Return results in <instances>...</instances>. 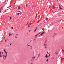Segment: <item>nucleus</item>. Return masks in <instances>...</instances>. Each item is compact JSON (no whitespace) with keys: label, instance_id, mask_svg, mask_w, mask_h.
Instances as JSON below:
<instances>
[{"label":"nucleus","instance_id":"1","mask_svg":"<svg viewBox=\"0 0 64 64\" xmlns=\"http://www.w3.org/2000/svg\"><path fill=\"white\" fill-rule=\"evenodd\" d=\"M6 56H4V57L5 58H7V52H6Z\"/></svg>","mask_w":64,"mask_h":64},{"label":"nucleus","instance_id":"2","mask_svg":"<svg viewBox=\"0 0 64 64\" xmlns=\"http://www.w3.org/2000/svg\"><path fill=\"white\" fill-rule=\"evenodd\" d=\"M44 32H42V34H40V35L41 36H42V35H43V34H44Z\"/></svg>","mask_w":64,"mask_h":64},{"label":"nucleus","instance_id":"3","mask_svg":"<svg viewBox=\"0 0 64 64\" xmlns=\"http://www.w3.org/2000/svg\"><path fill=\"white\" fill-rule=\"evenodd\" d=\"M10 7H11V8H10V9H11V8H12V7L10 6L9 7H7V8H10Z\"/></svg>","mask_w":64,"mask_h":64},{"label":"nucleus","instance_id":"4","mask_svg":"<svg viewBox=\"0 0 64 64\" xmlns=\"http://www.w3.org/2000/svg\"><path fill=\"white\" fill-rule=\"evenodd\" d=\"M47 56V54H46V56H45V57H46V58H48V56Z\"/></svg>","mask_w":64,"mask_h":64},{"label":"nucleus","instance_id":"5","mask_svg":"<svg viewBox=\"0 0 64 64\" xmlns=\"http://www.w3.org/2000/svg\"><path fill=\"white\" fill-rule=\"evenodd\" d=\"M18 10H19V9H20V6H18Z\"/></svg>","mask_w":64,"mask_h":64},{"label":"nucleus","instance_id":"6","mask_svg":"<svg viewBox=\"0 0 64 64\" xmlns=\"http://www.w3.org/2000/svg\"><path fill=\"white\" fill-rule=\"evenodd\" d=\"M30 25H31V24L30 23V24H28V26H30Z\"/></svg>","mask_w":64,"mask_h":64},{"label":"nucleus","instance_id":"7","mask_svg":"<svg viewBox=\"0 0 64 64\" xmlns=\"http://www.w3.org/2000/svg\"><path fill=\"white\" fill-rule=\"evenodd\" d=\"M2 10V9L1 8L0 10V14L1 13V11Z\"/></svg>","mask_w":64,"mask_h":64},{"label":"nucleus","instance_id":"8","mask_svg":"<svg viewBox=\"0 0 64 64\" xmlns=\"http://www.w3.org/2000/svg\"><path fill=\"white\" fill-rule=\"evenodd\" d=\"M35 58H36L34 56V57H33L32 58H33V59H34H34H35Z\"/></svg>","mask_w":64,"mask_h":64},{"label":"nucleus","instance_id":"9","mask_svg":"<svg viewBox=\"0 0 64 64\" xmlns=\"http://www.w3.org/2000/svg\"><path fill=\"white\" fill-rule=\"evenodd\" d=\"M34 60V59L32 58V59L31 60V61H33V60Z\"/></svg>","mask_w":64,"mask_h":64},{"label":"nucleus","instance_id":"10","mask_svg":"<svg viewBox=\"0 0 64 64\" xmlns=\"http://www.w3.org/2000/svg\"><path fill=\"white\" fill-rule=\"evenodd\" d=\"M46 60H46V62H48V59H47Z\"/></svg>","mask_w":64,"mask_h":64},{"label":"nucleus","instance_id":"11","mask_svg":"<svg viewBox=\"0 0 64 64\" xmlns=\"http://www.w3.org/2000/svg\"><path fill=\"white\" fill-rule=\"evenodd\" d=\"M50 56V54H49V56H47L48 58V57H49Z\"/></svg>","mask_w":64,"mask_h":64},{"label":"nucleus","instance_id":"12","mask_svg":"<svg viewBox=\"0 0 64 64\" xmlns=\"http://www.w3.org/2000/svg\"><path fill=\"white\" fill-rule=\"evenodd\" d=\"M55 53H56V55H57V54H58V53L55 52Z\"/></svg>","mask_w":64,"mask_h":64},{"label":"nucleus","instance_id":"13","mask_svg":"<svg viewBox=\"0 0 64 64\" xmlns=\"http://www.w3.org/2000/svg\"><path fill=\"white\" fill-rule=\"evenodd\" d=\"M42 30H43L44 31V28H42Z\"/></svg>","mask_w":64,"mask_h":64},{"label":"nucleus","instance_id":"14","mask_svg":"<svg viewBox=\"0 0 64 64\" xmlns=\"http://www.w3.org/2000/svg\"><path fill=\"white\" fill-rule=\"evenodd\" d=\"M53 8H54V9H55V7L54 6H53Z\"/></svg>","mask_w":64,"mask_h":64},{"label":"nucleus","instance_id":"15","mask_svg":"<svg viewBox=\"0 0 64 64\" xmlns=\"http://www.w3.org/2000/svg\"><path fill=\"white\" fill-rule=\"evenodd\" d=\"M40 54H39L38 55V57H39V56H40Z\"/></svg>","mask_w":64,"mask_h":64},{"label":"nucleus","instance_id":"16","mask_svg":"<svg viewBox=\"0 0 64 64\" xmlns=\"http://www.w3.org/2000/svg\"><path fill=\"white\" fill-rule=\"evenodd\" d=\"M9 9H8V10H5V11H4V12H7V11H6V10H9Z\"/></svg>","mask_w":64,"mask_h":64},{"label":"nucleus","instance_id":"17","mask_svg":"<svg viewBox=\"0 0 64 64\" xmlns=\"http://www.w3.org/2000/svg\"><path fill=\"white\" fill-rule=\"evenodd\" d=\"M61 60H63V58H61Z\"/></svg>","mask_w":64,"mask_h":64},{"label":"nucleus","instance_id":"18","mask_svg":"<svg viewBox=\"0 0 64 64\" xmlns=\"http://www.w3.org/2000/svg\"><path fill=\"white\" fill-rule=\"evenodd\" d=\"M2 54H1V52H0V56H1Z\"/></svg>","mask_w":64,"mask_h":64},{"label":"nucleus","instance_id":"19","mask_svg":"<svg viewBox=\"0 0 64 64\" xmlns=\"http://www.w3.org/2000/svg\"><path fill=\"white\" fill-rule=\"evenodd\" d=\"M17 14L18 15H20V12H19Z\"/></svg>","mask_w":64,"mask_h":64},{"label":"nucleus","instance_id":"20","mask_svg":"<svg viewBox=\"0 0 64 64\" xmlns=\"http://www.w3.org/2000/svg\"><path fill=\"white\" fill-rule=\"evenodd\" d=\"M39 22H40V20H38L37 22V23H38Z\"/></svg>","mask_w":64,"mask_h":64},{"label":"nucleus","instance_id":"21","mask_svg":"<svg viewBox=\"0 0 64 64\" xmlns=\"http://www.w3.org/2000/svg\"><path fill=\"white\" fill-rule=\"evenodd\" d=\"M37 14H36V17H37Z\"/></svg>","mask_w":64,"mask_h":64},{"label":"nucleus","instance_id":"22","mask_svg":"<svg viewBox=\"0 0 64 64\" xmlns=\"http://www.w3.org/2000/svg\"><path fill=\"white\" fill-rule=\"evenodd\" d=\"M5 50H6V49H4V52H5Z\"/></svg>","mask_w":64,"mask_h":64},{"label":"nucleus","instance_id":"23","mask_svg":"<svg viewBox=\"0 0 64 64\" xmlns=\"http://www.w3.org/2000/svg\"><path fill=\"white\" fill-rule=\"evenodd\" d=\"M60 9H62V8H60Z\"/></svg>","mask_w":64,"mask_h":64},{"label":"nucleus","instance_id":"24","mask_svg":"<svg viewBox=\"0 0 64 64\" xmlns=\"http://www.w3.org/2000/svg\"><path fill=\"white\" fill-rule=\"evenodd\" d=\"M46 45H47V44H44V46H45Z\"/></svg>","mask_w":64,"mask_h":64},{"label":"nucleus","instance_id":"25","mask_svg":"<svg viewBox=\"0 0 64 64\" xmlns=\"http://www.w3.org/2000/svg\"><path fill=\"white\" fill-rule=\"evenodd\" d=\"M38 36V34H36L35 35V36Z\"/></svg>","mask_w":64,"mask_h":64},{"label":"nucleus","instance_id":"26","mask_svg":"<svg viewBox=\"0 0 64 64\" xmlns=\"http://www.w3.org/2000/svg\"><path fill=\"white\" fill-rule=\"evenodd\" d=\"M12 29L13 30V27H12Z\"/></svg>","mask_w":64,"mask_h":64},{"label":"nucleus","instance_id":"27","mask_svg":"<svg viewBox=\"0 0 64 64\" xmlns=\"http://www.w3.org/2000/svg\"><path fill=\"white\" fill-rule=\"evenodd\" d=\"M9 35H12V34H10Z\"/></svg>","mask_w":64,"mask_h":64},{"label":"nucleus","instance_id":"28","mask_svg":"<svg viewBox=\"0 0 64 64\" xmlns=\"http://www.w3.org/2000/svg\"><path fill=\"white\" fill-rule=\"evenodd\" d=\"M48 18H47L46 19V20H48Z\"/></svg>","mask_w":64,"mask_h":64},{"label":"nucleus","instance_id":"29","mask_svg":"<svg viewBox=\"0 0 64 64\" xmlns=\"http://www.w3.org/2000/svg\"><path fill=\"white\" fill-rule=\"evenodd\" d=\"M27 5H28V4H27L26 5V7H27Z\"/></svg>","mask_w":64,"mask_h":64},{"label":"nucleus","instance_id":"30","mask_svg":"<svg viewBox=\"0 0 64 64\" xmlns=\"http://www.w3.org/2000/svg\"><path fill=\"white\" fill-rule=\"evenodd\" d=\"M0 57H2V56H1V55L0 56Z\"/></svg>","mask_w":64,"mask_h":64},{"label":"nucleus","instance_id":"31","mask_svg":"<svg viewBox=\"0 0 64 64\" xmlns=\"http://www.w3.org/2000/svg\"><path fill=\"white\" fill-rule=\"evenodd\" d=\"M6 52H5L4 54H6Z\"/></svg>","mask_w":64,"mask_h":64},{"label":"nucleus","instance_id":"32","mask_svg":"<svg viewBox=\"0 0 64 64\" xmlns=\"http://www.w3.org/2000/svg\"><path fill=\"white\" fill-rule=\"evenodd\" d=\"M46 48H47V47L46 46L45 49H46Z\"/></svg>","mask_w":64,"mask_h":64},{"label":"nucleus","instance_id":"33","mask_svg":"<svg viewBox=\"0 0 64 64\" xmlns=\"http://www.w3.org/2000/svg\"><path fill=\"white\" fill-rule=\"evenodd\" d=\"M22 14V12H20V14H21V15Z\"/></svg>","mask_w":64,"mask_h":64},{"label":"nucleus","instance_id":"34","mask_svg":"<svg viewBox=\"0 0 64 64\" xmlns=\"http://www.w3.org/2000/svg\"><path fill=\"white\" fill-rule=\"evenodd\" d=\"M10 20H11V17H10Z\"/></svg>","mask_w":64,"mask_h":64},{"label":"nucleus","instance_id":"35","mask_svg":"<svg viewBox=\"0 0 64 64\" xmlns=\"http://www.w3.org/2000/svg\"><path fill=\"white\" fill-rule=\"evenodd\" d=\"M3 56H4H4H4V55H3Z\"/></svg>","mask_w":64,"mask_h":64},{"label":"nucleus","instance_id":"36","mask_svg":"<svg viewBox=\"0 0 64 64\" xmlns=\"http://www.w3.org/2000/svg\"><path fill=\"white\" fill-rule=\"evenodd\" d=\"M36 30H37V28H36Z\"/></svg>","mask_w":64,"mask_h":64},{"label":"nucleus","instance_id":"37","mask_svg":"<svg viewBox=\"0 0 64 64\" xmlns=\"http://www.w3.org/2000/svg\"><path fill=\"white\" fill-rule=\"evenodd\" d=\"M30 47H31V49H32V46H30Z\"/></svg>","mask_w":64,"mask_h":64},{"label":"nucleus","instance_id":"38","mask_svg":"<svg viewBox=\"0 0 64 64\" xmlns=\"http://www.w3.org/2000/svg\"><path fill=\"white\" fill-rule=\"evenodd\" d=\"M47 53H48V54H49V53H48V52H47Z\"/></svg>","mask_w":64,"mask_h":64},{"label":"nucleus","instance_id":"39","mask_svg":"<svg viewBox=\"0 0 64 64\" xmlns=\"http://www.w3.org/2000/svg\"><path fill=\"white\" fill-rule=\"evenodd\" d=\"M15 38H17V37H16V36L15 37Z\"/></svg>","mask_w":64,"mask_h":64},{"label":"nucleus","instance_id":"40","mask_svg":"<svg viewBox=\"0 0 64 64\" xmlns=\"http://www.w3.org/2000/svg\"><path fill=\"white\" fill-rule=\"evenodd\" d=\"M28 28H29V27H30V26H28Z\"/></svg>","mask_w":64,"mask_h":64},{"label":"nucleus","instance_id":"41","mask_svg":"<svg viewBox=\"0 0 64 64\" xmlns=\"http://www.w3.org/2000/svg\"><path fill=\"white\" fill-rule=\"evenodd\" d=\"M18 35V34H16V35Z\"/></svg>","mask_w":64,"mask_h":64},{"label":"nucleus","instance_id":"42","mask_svg":"<svg viewBox=\"0 0 64 64\" xmlns=\"http://www.w3.org/2000/svg\"><path fill=\"white\" fill-rule=\"evenodd\" d=\"M18 12H20V11H18Z\"/></svg>","mask_w":64,"mask_h":64},{"label":"nucleus","instance_id":"43","mask_svg":"<svg viewBox=\"0 0 64 64\" xmlns=\"http://www.w3.org/2000/svg\"><path fill=\"white\" fill-rule=\"evenodd\" d=\"M37 35H39V34H37Z\"/></svg>","mask_w":64,"mask_h":64},{"label":"nucleus","instance_id":"44","mask_svg":"<svg viewBox=\"0 0 64 64\" xmlns=\"http://www.w3.org/2000/svg\"><path fill=\"white\" fill-rule=\"evenodd\" d=\"M39 34H41V32Z\"/></svg>","mask_w":64,"mask_h":64},{"label":"nucleus","instance_id":"45","mask_svg":"<svg viewBox=\"0 0 64 64\" xmlns=\"http://www.w3.org/2000/svg\"><path fill=\"white\" fill-rule=\"evenodd\" d=\"M30 31H31V30H30V31H29V32H30Z\"/></svg>","mask_w":64,"mask_h":64},{"label":"nucleus","instance_id":"46","mask_svg":"<svg viewBox=\"0 0 64 64\" xmlns=\"http://www.w3.org/2000/svg\"><path fill=\"white\" fill-rule=\"evenodd\" d=\"M10 45H11V44H10Z\"/></svg>","mask_w":64,"mask_h":64},{"label":"nucleus","instance_id":"47","mask_svg":"<svg viewBox=\"0 0 64 64\" xmlns=\"http://www.w3.org/2000/svg\"><path fill=\"white\" fill-rule=\"evenodd\" d=\"M5 42H6V40H5Z\"/></svg>","mask_w":64,"mask_h":64},{"label":"nucleus","instance_id":"48","mask_svg":"<svg viewBox=\"0 0 64 64\" xmlns=\"http://www.w3.org/2000/svg\"><path fill=\"white\" fill-rule=\"evenodd\" d=\"M9 36H11L10 35Z\"/></svg>","mask_w":64,"mask_h":64},{"label":"nucleus","instance_id":"49","mask_svg":"<svg viewBox=\"0 0 64 64\" xmlns=\"http://www.w3.org/2000/svg\"><path fill=\"white\" fill-rule=\"evenodd\" d=\"M38 34V35L39 34Z\"/></svg>","mask_w":64,"mask_h":64},{"label":"nucleus","instance_id":"50","mask_svg":"<svg viewBox=\"0 0 64 64\" xmlns=\"http://www.w3.org/2000/svg\"><path fill=\"white\" fill-rule=\"evenodd\" d=\"M38 34V35L39 34Z\"/></svg>","mask_w":64,"mask_h":64},{"label":"nucleus","instance_id":"51","mask_svg":"<svg viewBox=\"0 0 64 64\" xmlns=\"http://www.w3.org/2000/svg\"><path fill=\"white\" fill-rule=\"evenodd\" d=\"M36 31L35 30L34 32H36Z\"/></svg>","mask_w":64,"mask_h":64},{"label":"nucleus","instance_id":"52","mask_svg":"<svg viewBox=\"0 0 64 64\" xmlns=\"http://www.w3.org/2000/svg\"><path fill=\"white\" fill-rule=\"evenodd\" d=\"M35 40V39H34V40Z\"/></svg>","mask_w":64,"mask_h":64},{"label":"nucleus","instance_id":"53","mask_svg":"<svg viewBox=\"0 0 64 64\" xmlns=\"http://www.w3.org/2000/svg\"><path fill=\"white\" fill-rule=\"evenodd\" d=\"M28 45H29V44H28Z\"/></svg>","mask_w":64,"mask_h":64},{"label":"nucleus","instance_id":"54","mask_svg":"<svg viewBox=\"0 0 64 64\" xmlns=\"http://www.w3.org/2000/svg\"><path fill=\"white\" fill-rule=\"evenodd\" d=\"M2 54H3V52H2Z\"/></svg>","mask_w":64,"mask_h":64},{"label":"nucleus","instance_id":"55","mask_svg":"<svg viewBox=\"0 0 64 64\" xmlns=\"http://www.w3.org/2000/svg\"><path fill=\"white\" fill-rule=\"evenodd\" d=\"M4 58H3V59H4Z\"/></svg>","mask_w":64,"mask_h":64},{"label":"nucleus","instance_id":"56","mask_svg":"<svg viewBox=\"0 0 64 64\" xmlns=\"http://www.w3.org/2000/svg\"><path fill=\"white\" fill-rule=\"evenodd\" d=\"M31 64H32V63H31Z\"/></svg>","mask_w":64,"mask_h":64},{"label":"nucleus","instance_id":"57","mask_svg":"<svg viewBox=\"0 0 64 64\" xmlns=\"http://www.w3.org/2000/svg\"><path fill=\"white\" fill-rule=\"evenodd\" d=\"M28 46H30V45H29Z\"/></svg>","mask_w":64,"mask_h":64},{"label":"nucleus","instance_id":"58","mask_svg":"<svg viewBox=\"0 0 64 64\" xmlns=\"http://www.w3.org/2000/svg\"><path fill=\"white\" fill-rule=\"evenodd\" d=\"M52 37H54V36H52Z\"/></svg>","mask_w":64,"mask_h":64},{"label":"nucleus","instance_id":"59","mask_svg":"<svg viewBox=\"0 0 64 64\" xmlns=\"http://www.w3.org/2000/svg\"><path fill=\"white\" fill-rule=\"evenodd\" d=\"M55 34L56 35V34Z\"/></svg>","mask_w":64,"mask_h":64},{"label":"nucleus","instance_id":"60","mask_svg":"<svg viewBox=\"0 0 64 64\" xmlns=\"http://www.w3.org/2000/svg\"><path fill=\"white\" fill-rule=\"evenodd\" d=\"M39 36H40V35Z\"/></svg>","mask_w":64,"mask_h":64},{"label":"nucleus","instance_id":"61","mask_svg":"<svg viewBox=\"0 0 64 64\" xmlns=\"http://www.w3.org/2000/svg\"><path fill=\"white\" fill-rule=\"evenodd\" d=\"M63 59H64V58Z\"/></svg>","mask_w":64,"mask_h":64},{"label":"nucleus","instance_id":"62","mask_svg":"<svg viewBox=\"0 0 64 64\" xmlns=\"http://www.w3.org/2000/svg\"><path fill=\"white\" fill-rule=\"evenodd\" d=\"M31 40L30 41V42H31Z\"/></svg>","mask_w":64,"mask_h":64},{"label":"nucleus","instance_id":"63","mask_svg":"<svg viewBox=\"0 0 64 64\" xmlns=\"http://www.w3.org/2000/svg\"><path fill=\"white\" fill-rule=\"evenodd\" d=\"M14 4H15V3Z\"/></svg>","mask_w":64,"mask_h":64},{"label":"nucleus","instance_id":"64","mask_svg":"<svg viewBox=\"0 0 64 64\" xmlns=\"http://www.w3.org/2000/svg\"><path fill=\"white\" fill-rule=\"evenodd\" d=\"M15 5H14V6H15Z\"/></svg>","mask_w":64,"mask_h":64}]
</instances>
